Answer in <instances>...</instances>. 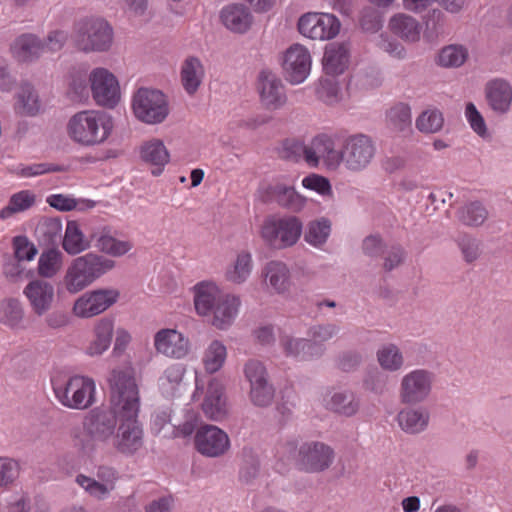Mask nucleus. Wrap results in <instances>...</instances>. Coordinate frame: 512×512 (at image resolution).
I'll return each instance as SVG.
<instances>
[{"label":"nucleus","instance_id":"f704fd0d","mask_svg":"<svg viewBox=\"0 0 512 512\" xmlns=\"http://www.w3.org/2000/svg\"><path fill=\"white\" fill-rule=\"evenodd\" d=\"M328 408L342 416L351 417L360 408V400L351 390L336 391L328 402Z\"/></svg>","mask_w":512,"mask_h":512},{"label":"nucleus","instance_id":"bb28decb","mask_svg":"<svg viewBox=\"0 0 512 512\" xmlns=\"http://www.w3.org/2000/svg\"><path fill=\"white\" fill-rule=\"evenodd\" d=\"M486 99L491 109L503 114L509 110L512 102V87L502 79H495L487 83L485 88Z\"/></svg>","mask_w":512,"mask_h":512},{"label":"nucleus","instance_id":"79ce46f5","mask_svg":"<svg viewBox=\"0 0 512 512\" xmlns=\"http://www.w3.org/2000/svg\"><path fill=\"white\" fill-rule=\"evenodd\" d=\"M36 202L35 194L30 190H22L13 194L8 205L0 210V218L8 219L16 213L30 209Z\"/></svg>","mask_w":512,"mask_h":512},{"label":"nucleus","instance_id":"4be33fe9","mask_svg":"<svg viewBox=\"0 0 512 512\" xmlns=\"http://www.w3.org/2000/svg\"><path fill=\"white\" fill-rule=\"evenodd\" d=\"M202 410L205 416L213 421H221L226 418L228 414L224 386L215 378L208 384L207 392L202 403Z\"/></svg>","mask_w":512,"mask_h":512},{"label":"nucleus","instance_id":"c9c22d12","mask_svg":"<svg viewBox=\"0 0 512 512\" xmlns=\"http://www.w3.org/2000/svg\"><path fill=\"white\" fill-rule=\"evenodd\" d=\"M424 23L423 38L428 43L438 42L447 33V17L440 9H431Z\"/></svg>","mask_w":512,"mask_h":512},{"label":"nucleus","instance_id":"6e6d98bb","mask_svg":"<svg viewBox=\"0 0 512 512\" xmlns=\"http://www.w3.org/2000/svg\"><path fill=\"white\" fill-rule=\"evenodd\" d=\"M278 154L279 157L285 160L297 162L304 159L306 161L307 145L295 139H286L278 149Z\"/></svg>","mask_w":512,"mask_h":512},{"label":"nucleus","instance_id":"f3484780","mask_svg":"<svg viewBox=\"0 0 512 512\" xmlns=\"http://www.w3.org/2000/svg\"><path fill=\"white\" fill-rule=\"evenodd\" d=\"M333 449L323 442L304 443L299 449V463L307 472H322L330 467L334 460Z\"/></svg>","mask_w":512,"mask_h":512},{"label":"nucleus","instance_id":"ddd939ff","mask_svg":"<svg viewBox=\"0 0 512 512\" xmlns=\"http://www.w3.org/2000/svg\"><path fill=\"white\" fill-rule=\"evenodd\" d=\"M299 32L312 40L334 38L340 30V22L329 13H307L298 21Z\"/></svg>","mask_w":512,"mask_h":512},{"label":"nucleus","instance_id":"13d9d810","mask_svg":"<svg viewBox=\"0 0 512 512\" xmlns=\"http://www.w3.org/2000/svg\"><path fill=\"white\" fill-rule=\"evenodd\" d=\"M316 93L317 97L327 105H334L341 99L340 89L334 78H322Z\"/></svg>","mask_w":512,"mask_h":512},{"label":"nucleus","instance_id":"864d4df0","mask_svg":"<svg viewBox=\"0 0 512 512\" xmlns=\"http://www.w3.org/2000/svg\"><path fill=\"white\" fill-rule=\"evenodd\" d=\"M275 396V388L269 382L250 386L249 399L257 407H267L271 405Z\"/></svg>","mask_w":512,"mask_h":512},{"label":"nucleus","instance_id":"58836bf2","mask_svg":"<svg viewBox=\"0 0 512 512\" xmlns=\"http://www.w3.org/2000/svg\"><path fill=\"white\" fill-rule=\"evenodd\" d=\"M462 260L468 264L477 262L483 254V242L469 233H461L455 238Z\"/></svg>","mask_w":512,"mask_h":512},{"label":"nucleus","instance_id":"6e6552de","mask_svg":"<svg viewBox=\"0 0 512 512\" xmlns=\"http://www.w3.org/2000/svg\"><path fill=\"white\" fill-rule=\"evenodd\" d=\"M435 374L424 368L411 370L402 376L399 385V401L406 406L424 403L431 395Z\"/></svg>","mask_w":512,"mask_h":512},{"label":"nucleus","instance_id":"6ab92c4d","mask_svg":"<svg viewBox=\"0 0 512 512\" xmlns=\"http://www.w3.org/2000/svg\"><path fill=\"white\" fill-rule=\"evenodd\" d=\"M154 346L158 353L180 359L189 351V341L174 329H161L154 336Z\"/></svg>","mask_w":512,"mask_h":512},{"label":"nucleus","instance_id":"aec40b11","mask_svg":"<svg viewBox=\"0 0 512 512\" xmlns=\"http://www.w3.org/2000/svg\"><path fill=\"white\" fill-rule=\"evenodd\" d=\"M91 239L98 251L113 257H121L132 249L131 242L116 239L107 225L91 227Z\"/></svg>","mask_w":512,"mask_h":512},{"label":"nucleus","instance_id":"774afa93","mask_svg":"<svg viewBox=\"0 0 512 512\" xmlns=\"http://www.w3.org/2000/svg\"><path fill=\"white\" fill-rule=\"evenodd\" d=\"M340 327L333 323L319 324L310 327L308 335L317 343L325 342L336 336Z\"/></svg>","mask_w":512,"mask_h":512},{"label":"nucleus","instance_id":"7ed1b4c3","mask_svg":"<svg viewBox=\"0 0 512 512\" xmlns=\"http://www.w3.org/2000/svg\"><path fill=\"white\" fill-rule=\"evenodd\" d=\"M113 129V122L104 112L85 110L74 114L67 124L69 137L83 145L94 146L103 143Z\"/></svg>","mask_w":512,"mask_h":512},{"label":"nucleus","instance_id":"f8f14e48","mask_svg":"<svg viewBox=\"0 0 512 512\" xmlns=\"http://www.w3.org/2000/svg\"><path fill=\"white\" fill-rule=\"evenodd\" d=\"M93 99L99 106L114 108L120 100L116 77L105 68H96L89 75Z\"/></svg>","mask_w":512,"mask_h":512},{"label":"nucleus","instance_id":"20e7f679","mask_svg":"<svg viewBox=\"0 0 512 512\" xmlns=\"http://www.w3.org/2000/svg\"><path fill=\"white\" fill-rule=\"evenodd\" d=\"M51 384L55 398L64 407L84 410L95 402V383L84 376L54 375Z\"/></svg>","mask_w":512,"mask_h":512},{"label":"nucleus","instance_id":"9b49d317","mask_svg":"<svg viewBox=\"0 0 512 512\" xmlns=\"http://www.w3.org/2000/svg\"><path fill=\"white\" fill-rule=\"evenodd\" d=\"M119 297L120 292L113 288L87 291L75 301L73 312L78 317L91 318L109 309Z\"/></svg>","mask_w":512,"mask_h":512},{"label":"nucleus","instance_id":"72a5a7b5","mask_svg":"<svg viewBox=\"0 0 512 512\" xmlns=\"http://www.w3.org/2000/svg\"><path fill=\"white\" fill-rule=\"evenodd\" d=\"M114 332V320L112 318L100 319L94 328L95 339L87 348L90 356H98L105 352L111 344Z\"/></svg>","mask_w":512,"mask_h":512},{"label":"nucleus","instance_id":"cd10ccee","mask_svg":"<svg viewBox=\"0 0 512 512\" xmlns=\"http://www.w3.org/2000/svg\"><path fill=\"white\" fill-rule=\"evenodd\" d=\"M45 50L44 42L34 34H22L11 45L13 56L21 62H31L40 57Z\"/></svg>","mask_w":512,"mask_h":512},{"label":"nucleus","instance_id":"c756f323","mask_svg":"<svg viewBox=\"0 0 512 512\" xmlns=\"http://www.w3.org/2000/svg\"><path fill=\"white\" fill-rule=\"evenodd\" d=\"M389 28L393 34L409 43H416L420 40L422 26L414 17L398 13L389 20Z\"/></svg>","mask_w":512,"mask_h":512},{"label":"nucleus","instance_id":"bf43d9fd","mask_svg":"<svg viewBox=\"0 0 512 512\" xmlns=\"http://www.w3.org/2000/svg\"><path fill=\"white\" fill-rule=\"evenodd\" d=\"M260 471V462L258 457L251 450L243 451V464L239 472V479L243 483L249 484L258 476Z\"/></svg>","mask_w":512,"mask_h":512},{"label":"nucleus","instance_id":"b1692460","mask_svg":"<svg viewBox=\"0 0 512 512\" xmlns=\"http://www.w3.org/2000/svg\"><path fill=\"white\" fill-rule=\"evenodd\" d=\"M350 48L348 43H331L325 48L322 59L323 69L327 75L342 74L348 67Z\"/></svg>","mask_w":512,"mask_h":512},{"label":"nucleus","instance_id":"0eeeda50","mask_svg":"<svg viewBox=\"0 0 512 512\" xmlns=\"http://www.w3.org/2000/svg\"><path fill=\"white\" fill-rule=\"evenodd\" d=\"M133 112L146 124L162 123L169 114L166 96L157 89L139 88L132 100Z\"/></svg>","mask_w":512,"mask_h":512},{"label":"nucleus","instance_id":"a211bd4d","mask_svg":"<svg viewBox=\"0 0 512 512\" xmlns=\"http://www.w3.org/2000/svg\"><path fill=\"white\" fill-rule=\"evenodd\" d=\"M307 150L306 163L308 165L316 167L320 160H323L328 168L339 167L340 149H335V141L332 137L326 134L314 137L307 145Z\"/></svg>","mask_w":512,"mask_h":512},{"label":"nucleus","instance_id":"c03bdc74","mask_svg":"<svg viewBox=\"0 0 512 512\" xmlns=\"http://www.w3.org/2000/svg\"><path fill=\"white\" fill-rule=\"evenodd\" d=\"M468 49L460 44L443 47L438 54V64L445 68L461 67L468 59Z\"/></svg>","mask_w":512,"mask_h":512},{"label":"nucleus","instance_id":"4468645a","mask_svg":"<svg viewBox=\"0 0 512 512\" xmlns=\"http://www.w3.org/2000/svg\"><path fill=\"white\" fill-rule=\"evenodd\" d=\"M257 91L262 106L270 111L282 108L287 102L285 85L270 70H262L257 77Z\"/></svg>","mask_w":512,"mask_h":512},{"label":"nucleus","instance_id":"5701e85b","mask_svg":"<svg viewBox=\"0 0 512 512\" xmlns=\"http://www.w3.org/2000/svg\"><path fill=\"white\" fill-rule=\"evenodd\" d=\"M223 25L234 33L243 34L247 32L253 22L250 10L243 4H230L224 7L220 13Z\"/></svg>","mask_w":512,"mask_h":512},{"label":"nucleus","instance_id":"a19ab883","mask_svg":"<svg viewBox=\"0 0 512 512\" xmlns=\"http://www.w3.org/2000/svg\"><path fill=\"white\" fill-rule=\"evenodd\" d=\"M380 367L388 372H397L404 366V356L400 348L394 343L381 346L376 353Z\"/></svg>","mask_w":512,"mask_h":512},{"label":"nucleus","instance_id":"37998d69","mask_svg":"<svg viewBox=\"0 0 512 512\" xmlns=\"http://www.w3.org/2000/svg\"><path fill=\"white\" fill-rule=\"evenodd\" d=\"M251 271V254L249 252L242 251L237 255L234 264L227 269L225 278L227 281L234 284H242L248 279Z\"/></svg>","mask_w":512,"mask_h":512},{"label":"nucleus","instance_id":"09e8293b","mask_svg":"<svg viewBox=\"0 0 512 512\" xmlns=\"http://www.w3.org/2000/svg\"><path fill=\"white\" fill-rule=\"evenodd\" d=\"M38 236L47 244H55L62 238V222L58 217H45L36 227Z\"/></svg>","mask_w":512,"mask_h":512},{"label":"nucleus","instance_id":"2f4dec72","mask_svg":"<svg viewBox=\"0 0 512 512\" xmlns=\"http://www.w3.org/2000/svg\"><path fill=\"white\" fill-rule=\"evenodd\" d=\"M223 295L212 283H199L194 287V305L199 315H208Z\"/></svg>","mask_w":512,"mask_h":512},{"label":"nucleus","instance_id":"f257e3e1","mask_svg":"<svg viewBox=\"0 0 512 512\" xmlns=\"http://www.w3.org/2000/svg\"><path fill=\"white\" fill-rule=\"evenodd\" d=\"M111 402L120 411V425L114 445L123 454H133L143 444L142 429L137 421L140 408L138 384L131 365L114 368L108 377Z\"/></svg>","mask_w":512,"mask_h":512},{"label":"nucleus","instance_id":"603ef678","mask_svg":"<svg viewBox=\"0 0 512 512\" xmlns=\"http://www.w3.org/2000/svg\"><path fill=\"white\" fill-rule=\"evenodd\" d=\"M389 125L397 131H405L410 128L411 110L407 104L398 103L393 106L387 113Z\"/></svg>","mask_w":512,"mask_h":512},{"label":"nucleus","instance_id":"4c0bfd02","mask_svg":"<svg viewBox=\"0 0 512 512\" xmlns=\"http://www.w3.org/2000/svg\"><path fill=\"white\" fill-rule=\"evenodd\" d=\"M266 281L277 292L284 293L290 286V271L286 264L280 261L267 263L264 269Z\"/></svg>","mask_w":512,"mask_h":512},{"label":"nucleus","instance_id":"5fc2aeb1","mask_svg":"<svg viewBox=\"0 0 512 512\" xmlns=\"http://www.w3.org/2000/svg\"><path fill=\"white\" fill-rule=\"evenodd\" d=\"M243 372L249 386L269 382L267 369L259 360L249 359L244 364Z\"/></svg>","mask_w":512,"mask_h":512},{"label":"nucleus","instance_id":"49530a36","mask_svg":"<svg viewBox=\"0 0 512 512\" xmlns=\"http://www.w3.org/2000/svg\"><path fill=\"white\" fill-rule=\"evenodd\" d=\"M226 356L227 351L225 345L218 340L212 341L205 350L203 357L205 370L210 374L219 371L226 360Z\"/></svg>","mask_w":512,"mask_h":512},{"label":"nucleus","instance_id":"423d86ee","mask_svg":"<svg viewBox=\"0 0 512 512\" xmlns=\"http://www.w3.org/2000/svg\"><path fill=\"white\" fill-rule=\"evenodd\" d=\"M72 39L82 52H105L112 46L113 29L102 18H84L75 23Z\"/></svg>","mask_w":512,"mask_h":512},{"label":"nucleus","instance_id":"de8ad7c7","mask_svg":"<svg viewBox=\"0 0 512 512\" xmlns=\"http://www.w3.org/2000/svg\"><path fill=\"white\" fill-rule=\"evenodd\" d=\"M63 254L57 248L43 252L38 261V273L42 277L51 278L57 274L62 266Z\"/></svg>","mask_w":512,"mask_h":512},{"label":"nucleus","instance_id":"f03ea898","mask_svg":"<svg viewBox=\"0 0 512 512\" xmlns=\"http://www.w3.org/2000/svg\"><path fill=\"white\" fill-rule=\"evenodd\" d=\"M114 267V260L89 252L71 262L64 275L63 285L69 293H78Z\"/></svg>","mask_w":512,"mask_h":512},{"label":"nucleus","instance_id":"393cba45","mask_svg":"<svg viewBox=\"0 0 512 512\" xmlns=\"http://www.w3.org/2000/svg\"><path fill=\"white\" fill-rule=\"evenodd\" d=\"M430 420V413L423 407L408 406L401 409L396 421L403 432L416 435L426 430Z\"/></svg>","mask_w":512,"mask_h":512},{"label":"nucleus","instance_id":"39448f33","mask_svg":"<svg viewBox=\"0 0 512 512\" xmlns=\"http://www.w3.org/2000/svg\"><path fill=\"white\" fill-rule=\"evenodd\" d=\"M334 138L341 145L339 165L342 163L348 171L361 172L372 163L376 154V145L369 135L335 134Z\"/></svg>","mask_w":512,"mask_h":512},{"label":"nucleus","instance_id":"a878e982","mask_svg":"<svg viewBox=\"0 0 512 512\" xmlns=\"http://www.w3.org/2000/svg\"><path fill=\"white\" fill-rule=\"evenodd\" d=\"M93 245L91 227L87 228V235L81 230L76 221H68L65 234L62 238V247L69 255H78Z\"/></svg>","mask_w":512,"mask_h":512},{"label":"nucleus","instance_id":"680f3d73","mask_svg":"<svg viewBox=\"0 0 512 512\" xmlns=\"http://www.w3.org/2000/svg\"><path fill=\"white\" fill-rule=\"evenodd\" d=\"M444 123L442 113L438 110L425 111L416 120V127L425 133L438 132Z\"/></svg>","mask_w":512,"mask_h":512},{"label":"nucleus","instance_id":"052dcab7","mask_svg":"<svg viewBox=\"0 0 512 512\" xmlns=\"http://www.w3.org/2000/svg\"><path fill=\"white\" fill-rule=\"evenodd\" d=\"M76 482L87 493L98 500L105 499L112 491L111 485L104 484L83 474H80L76 477Z\"/></svg>","mask_w":512,"mask_h":512},{"label":"nucleus","instance_id":"c85d7f7f","mask_svg":"<svg viewBox=\"0 0 512 512\" xmlns=\"http://www.w3.org/2000/svg\"><path fill=\"white\" fill-rule=\"evenodd\" d=\"M140 157L145 163L154 167L151 170L154 176L162 173L164 166L170 159L169 152L160 139H151L144 142L140 149Z\"/></svg>","mask_w":512,"mask_h":512},{"label":"nucleus","instance_id":"9d476101","mask_svg":"<svg viewBox=\"0 0 512 512\" xmlns=\"http://www.w3.org/2000/svg\"><path fill=\"white\" fill-rule=\"evenodd\" d=\"M118 417L120 411L110 401V407L94 408L85 416L84 431L93 441L106 442L115 435Z\"/></svg>","mask_w":512,"mask_h":512},{"label":"nucleus","instance_id":"69168bd1","mask_svg":"<svg viewBox=\"0 0 512 512\" xmlns=\"http://www.w3.org/2000/svg\"><path fill=\"white\" fill-rule=\"evenodd\" d=\"M360 26L366 32L375 33L382 27V17L379 11L373 7H365L361 11Z\"/></svg>","mask_w":512,"mask_h":512},{"label":"nucleus","instance_id":"3c124183","mask_svg":"<svg viewBox=\"0 0 512 512\" xmlns=\"http://www.w3.org/2000/svg\"><path fill=\"white\" fill-rule=\"evenodd\" d=\"M330 231L331 222L326 218H321L309 223L304 238L309 244L320 246L326 242Z\"/></svg>","mask_w":512,"mask_h":512},{"label":"nucleus","instance_id":"8fccbe9b","mask_svg":"<svg viewBox=\"0 0 512 512\" xmlns=\"http://www.w3.org/2000/svg\"><path fill=\"white\" fill-rule=\"evenodd\" d=\"M68 94L73 101H82L89 95L86 69H73L70 73Z\"/></svg>","mask_w":512,"mask_h":512},{"label":"nucleus","instance_id":"dca6fc26","mask_svg":"<svg viewBox=\"0 0 512 512\" xmlns=\"http://www.w3.org/2000/svg\"><path fill=\"white\" fill-rule=\"evenodd\" d=\"M195 446L207 457H220L230 448V439L225 431L215 425L201 426L195 435Z\"/></svg>","mask_w":512,"mask_h":512},{"label":"nucleus","instance_id":"4d7b16f0","mask_svg":"<svg viewBox=\"0 0 512 512\" xmlns=\"http://www.w3.org/2000/svg\"><path fill=\"white\" fill-rule=\"evenodd\" d=\"M23 318V309L16 299H8L1 304L0 321L4 324L15 327Z\"/></svg>","mask_w":512,"mask_h":512},{"label":"nucleus","instance_id":"7c9ffc66","mask_svg":"<svg viewBox=\"0 0 512 512\" xmlns=\"http://www.w3.org/2000/svg\"><path fill=\"white\" fill-rule=\"evenodd\" d=\"M204 67L199 58L190 56L181 66V83L189 95H194L199 89L204 78Z\"/></svg>","mask_w":512,"mask_h":512},{"label":"nucleus","instance_id":"e433bc0d","mask_svg":"<svg viewBox=\"0 0 512 512\" xmlns=\"http://www.w3.org/2000/svg\"><path fill=\"white\" fill-rule=\"evenodd\" d=\"M41 108L39 95L32 84L23 82L17 93V104L15 110L26 116H35Z\"/></svg>","mask_w":512,"mask_h":512},{"label":"nucleus","instance_id":"1a4fd4ad","mask_svg":"<svg viewBox=\"0 0 512 512\" xmlns=\"http://www.w3.org/2000/svg\"><path fill=\"white\" fill-rule=\"evenodd\" d=\"M302 232V223L295 216L267 219L261 230L263 240L272 248L294 245Z\"/></svg>","mask_w":512,"mask_h":512},{"label":"nucleus","instance_id":"0e129e2a","mask_svg":"<svg viewBox=\"0 0 512 512\" xmlns=\"http://www.w3.org/2000/svg\"><path fill=\"white\" fill-rule=\"evenodd\" d=\"M20 467L16 460L0 457V488H6L19 476Z\"/></svg>","mask_w":512,"mask_h":512},{"label":"nucleus","instance_id":"e2e57ef3","mask_svg":"<svg viewBox=\"0 0 512 512\" xmlns=\"http://www.w3.org/2000/svg\"><path fill=\"white\" fill-rule=\"evenodd\" d=\"M363 387L375 395H383L388 391V376L381 371L373 370L364 378Z\"/></svg>","mask_w":512,"mask_h":512},{"label":"nucleus","instance_id":"a18cd8bd","mask_svg":"<svg viewBox=\"0 0 512 512\" xmlns=\"http://www.w3.org/2000/svg\"><path fill=\"white\" fill-rule=\"evenodd\" d=\"M488 212L482 203L470 202L461 207L457 212L458 220L465 226L479 227L487 219Z\"/></svg>","mask_w":512,"mask_h":512},{"label":"nucleus","instance_id":"338daca9","mask_svg":"<svg viewBox=\"0 0 512 512\" xmlns=\"http://www.w3.org/2000/svg\"><path fill=\"white\" fill-rule=\"evenodd\" d=\"M14 253L18 261H30L32 260L38 250L35 245L27 239L25 236H17L13 240Z\"/></svg>","mask_w":512,"mask_h":512},{"label":"nucleus","instance_id":"412c9836","mask_svg":"<svg viewBox=\"0 0 512 512\" xmlns=\"http://www.w3.org/2000/svg\"><path fill=\"white\" fill-rule=\"evenodd\" d=\"M24 294L29 300L34 313L42 316L52 307L54 286L44 279H35L27 284Z\"/></svg>","mask_w":512,"mask_h":512},{"label":"nucleus","instance_id":"473e14b6","mask_svg":"<svg viewBox=\"0 0 512 512\" xmlns=\"http://www.w3.org/2000/svg\"><path fill=\"white\" fill-rule=\"evenodd\" d=\"M239 299L235 296L223 295L215 305L212 318V325L218 329L228 328L238 311Z\"/></svg>","mask_w":512,"mask_h":512},{"label":"nucleus","instance_id":"ea45409f","mask_svg":"<svg viewBox=\"0 0 512 512\" xmlns=\"http://www.w3.org/2000/svg\"><path fill=\"white\" fill-rule=\"evenodd\" d=\"M269 192L280 206L291 211H299L305 204V198L299 195L293 187L276 184L269 187Z\"/></svg>","mask_w":512,"mask_h":512},{"label":"nucleus","instance_id":"2eb2a0df","mask_svg":"<svg viewBox=\"0 0 512 512\" xmlns=\"http://www.w3.org/2000/svg\"><path fill=\"white\" fill-rule=\"evenodd\" d=\"M282 68L288 82L292 84L302 83L311 70L309 51L300 44L290 46L284 53Z\"/></svg>","mask_w":512,"mask_h":512}]
</instances>
